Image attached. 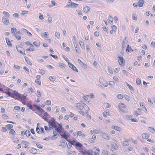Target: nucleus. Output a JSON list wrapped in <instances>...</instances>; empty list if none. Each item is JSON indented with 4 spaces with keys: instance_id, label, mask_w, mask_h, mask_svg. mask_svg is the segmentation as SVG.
<instances>
[{
    "instance_id": "nucleus-1",
    "label": "nucleus",
    "mask_w": 155,
    "mask_h": 155,
    "mask_svg": "<svg viewBox=\"0 0 155 155\" xmlns=\"http://www.w3.org/2000/svg\"><path fill=\"white\" fill-rule=\"evenodd\" d=\"M75 107L79 110H83L84 108L85 109H87L88 110H89V107L84 103L81 102L76 103L75 104Z\"/></svg>"
},
{
    "instance_id": "nucleus-2",
    "label": "nucleus",
    "mask_w": 155,
    "mask_h": 155,
    "mask_svg": "<svg viewBox=\"0 0 155 155\" xmlns=\"http://www.w3.org/2000/svg\"><path fill=\"white\" fill-rule=\"evenodd\" d=\"M79 5L73 2H70L68 3V4L66 6V7H71L73 8H76Z\"/></svg>"
},
{
    "instance_id": "nucleus-3",
    "label": "nucleus",
    "mask_w": 155,
    "mask_h": 155,
    "mask_svg": "<svg viewBox=\"0 0 155 155\" xmlns=\"http://www.w3.org/2000/svg\"><path fill=\"white\" fill-rule=\"evenodd\" d=\"M118 61L120 65L123 66L124 65L125 60L120 55L118 56Z\"/></svg>"
},
{
    "instance_id": "nucleus-4",
    "label": "nucleus",
    "mask_w": 155,
    "mask_h": 155,
    "mask_svg": "<svg viewBox=\"0 0 155 155\" xmlns=\"http://www.w3.org/2000/svg\"><path fill=\"white\" fill-rule=\"evenodd\" d=\"M99 82L100 83L103 85L104 87H106L108 86V84L106 81H105L104 79L101 78H99Z\"/></svg>"
},
{
    "instance_id": "nucleus-5",
    "label": "nucleus",
    "mask_w": 155,
    "mask_h": 155,
    "mask_svg": "<svg viewBox=\"0 0 155 155\" xmlns=\"http://www.w3.org/2000/svg\"><path fill=\"white\" fill-rule=\"evenodd\" d=\"M8 18H6L5 17H3L2 18V22L5 25H7L9 23Z\"/></svg>"
},
{
    "instance_id": "nucleus-6",
    "label": "nucleus",
    "mask_w": 155,
    "mask_h": 155,
    "mask_svg": "<svg viewBox=\"0 0 155 155\" xmlns=\"http://www.w3.org/2000/svg\"><path fill=\"white\" fill-rule=\"evenodd\" d=\"M68 64L69 67L70 68H71L72 70H73L77 72H78V71L77 68L76 67H75L74 66V65L72 63L69 62H68Z\"/></svg>"
},
{
    "instance_id": "nucleus-7",
    "label": "nucleus",
    "mask_w": 155,
    "mask_h": 155,
    "mask_svg": "<svg viewBox=\"0 0 155 155\" xmlns=\"http://www.w3.org/2000/svg\"><path fill=\"white\" fill-rule=\"evenodd\" d=\"M16 49L18 51L20 52L21 53L24 54V55H25V51H24L23 52L21 51V50L23 49V48L21 46L19 45L17 46H16Z\"/></svg>"
},
{
    "instance_id": "nucleus-8",
    "label": "nucleus",
    "mask_w": 155,
    "mask_h": 155,
    "mask_svg": "<svg viewBox=\"0 0 155 155\" xmlns=\"http://www.w3.org/2000/svg\"><path fill=\"white\" fill-rule=\"evenodd\" d=\"M127 39L126 37H125L123 39V41L122 42V49H124L125 47V45L127 44Z\"/></svg>"
},
{
    "instance_id": "nucleus-9",
    "label": "nucleus",
    "mask_w": 155,
    "mask_h": 155,
    "mask_svg": "<svg viewBox=\"0 0 155 155\" xmlns=\"http://www.w3.org/2000/svg\"><path fill=\"white\" fill-rule=\"evenodd\" d=\"M118 148V146L116 143H114L112 145L111 149L113 151L117 150Z\"/></svg>"
},
{
    "instance_id": "nucleus-10",
    "label": "nucleus",
    "mask_w": 155,
    "mask_h": 155,
    "mask_svg": "<svg viewBox=\"0 0 155 155\" xmlns=\"http://www.w3.org/2000/svg\"><path fill=\"white\" fill-rule=\"evenodd\" d=\"M84 152L85 153V155H93V152L91 150H89L87 151H84Z\"/></svg>"
},
{
    "instance_id": "nucleus-11",
    "label": "nucleus",
    "mask_w": 155,
    "mask_h": 155,
    "mask_svg": "<svg viewBox=\"0 0 155 155\" xmlns=\"http://www.w3.org/2000/svg\"><path fill=\"white\" fill-rule=\"evenodd\" d=\"M101 133V135L103 138L107 140L109 139V137L107 134L102 132Z\"/></svg>"
},
{
    "instance_id": "nucleus-12",
    "label": "nucleus",
    "mask_w": 155,
    "mask_h": 155,
    "mask_svg": "<svg viewBox=\"0 0 155 155\" xmlns=\"http://www.w3.org/2000/svg\"><path fill=\"white\" fill-rule=\"evenodd\" d=\"M48 123L50 126L54 124L57 123L55 122V120L54 118H52L50 121L48 122Z\"/></svg>"
},
{
    "instance_id": "nucleus-13",
    "label": "nucleus",
    "mask_w": 155,
    "mask_h": 155,
    "mask_svg": "<svg viewBox=\"0 0 155 155\" xmlns=\"http://www.w3.org/2000/svg\"><path fill=\"white\" fill-rule=\"evenodd\" d=\"M144 3V2L143 0H139L137 3L138 5V6L140 7H142Z\"/></svg>"
},
{
    "instance_id": "nucleus-14",
    "label": "nucleus",
    "mask_w": 155,
    "mask_h": 155,
    "mask_svg": "<svg viewBox=\"0 0 155 155\" xmlns=\"http://www.w3.org/2000/svg\"><path fill=\"white\" fill-rule=\"evenodd\" d=\"M90 8L89 6H86L83 8L84 12L85 13L88 12L90 11Z\"/></svg>"
},
{
    "instance_id": "nucleus-15",
    "label": "nucleus",
    "mask_w": 155,
    "mask_h": 155,
    "mask_svg": "<svg viewBox=\"0 0 155 155\" xmlns=\"http://www.w3.org/2000/svg\"><path fill=\"white\" fill-rule=\"evenodd\" d=\"M29 152L32 153L34 154H35L37 153V149L34 148H32L31 150H29Z\"/></svg>"
},
{
    "instance_id": "nucleus-16",
    "label": "nucleus",
    "mask_w": 155,
    "mask_h": 155,
    "mask_svg": "<svg viewBox=\"0 0 155 155\" xmlns=\"http://www.w3.org/2000/svg\"><path fill=\"white\" fill-rule=\"evenodd\" d=\"M33 44L36 47H38L40 45V43L39 41H34L33 42Z\"/></svg>"
},
{
    "instance_id": "nucleus-17",
    "label": "nucleus",
    "mask_w": 155,
    "mask_h": 155,
    "mask_svg": "<svg viewBox=\"0 0 155 155\" xmlns=\"http://www.w3.org/2000/svg\"><path fill=\"white\" fill-rule=\"evenodd\" d=\"M11 31L12 34L13 35H15V34L17 33L16 31L17 29L15 28H12L11 29Z\"/></svg>"
},
{
    "instance_id": "nucleus-18",
    "label": "nucleus",
    "mask_w": 155,
    "mask_h": 155,
    "mask_svg": "<svg viewBox=\"0 0 155 155\" xmlns=\"http://www.w3.org/2000/svg\"><path fill=\"white\" fill-rule=\"evenodd\" d=\"M142 138L144 139H147L149 137V135L146 133H143L142 135Z\"/></svg>"
},
{
    "instance_id": "nucleus-19",
    "label": "nucleus",
    "mask_w": 155,
    "mask_h": 155,
    "mask_svg": "<svg viewBox=\"0 0 155 155\" xmlns=\"http://www.w3.org/2000/svg\"><path fill=\"white\" fill-rule=\"evenodd\" d=\"M5 39H6V43H7V45H8V46L11 47H12V44L11 43L10 41L9 40L8 38H5Z\"/></svg>"
},
{
    "instance_id": "nucleus-20",
    "label": "nucleus",
    "mask_w": 155,
    "mask_h": 155,
    "mask_svg": "<svg viewBox=\"0 0 155 155\" xmlns=\"http://www.w3.org/2000/svg\"><path fill=\"white\" fill-rule=\"evenodd\" d=\"M12 140L14 143H18L19 142V140L17 137H14L12 138Z\"/></svg>"
},
{
    "instance_id": "nucleus-21",
    "label": "nucleus",
    "mask_w": 155,
    "mask_h": 155,
    "mask_svg": "<svg viewBox=\"0 0 155 155\" xmlns=\"http://www.w3.org/2000/svg\"><path fill=\"white\" fill-rule=\"evenodd\" d=\"M148 130L149 131L153 133H154L155 132V130L151 127H148Z\"/></svg>"
},
{
    "instance_id": "nucleus-22",
    "label": "nucleus",
    "mask_w": 155,
    "mask_h": 155,
    "mask_svg": "<svg viewBox=\"0 0 155 155\" xmlns=\"http://www.w3.org/2000/svg\"><path fill=\"white\" fill-rule=\"evenodd\" d=\"M61 145L60 146H61L63 147H64L66 146L67 142L65 141H62L61 142Z\"/></svg>"
},
{
    "instance_id": "nucleus-23",
    "label": "nucleus",
    "mask_w": 155,
    "mask_h": 155,
    "mask_svg": "<svg viewBox=\"0 0 155 155\" xmlns=\"http://www.w3.org/2000/svg\"><path fill=\"white\" fill-rule=\"evenodd\" d=\"M61 136L65 140L67 139V135L66 131L64 132L63 134H61Z\"/></svg>"
},
{
    "instance_id": "nucleus-24",
    "label": "nucleus",
    "mask_w": 155,
    "mask_h": 155,
    "mask_svg": "<svg viewBox=\"0 0 155 155\" xmlns=\"http://www.w3.org/2000/svg\"><path fill=\"white\" fill-rule=\"evenodd\" d=\"M112 129L115 130H116L117 131H120V127L115 126H112Z\"/></svg>"
},
{
    "instance_id": "nucleus-25",
    "label": "nucleus",
    "mask_w": 155,
    "mask_h": 155,
    "mask_svg": "<svg viewBox=\"0 0 155 155\" xmlns=\"http://www.w3.org/2000/svg\"><path fill=\"white\" fill-rule=\"evenodd\" d=\"M3 14L5 16L4 17H5L6 18H9L10 16V14L9 13L5 11H4L3 12Z\"/></svg>"
},
{
    "instance_id": "nucleus-26",
    "label": "nucleus",
    "mask_w": 155,
    "mask_h": 155,
    "mask_svg": "<svg viewBox=\"0 0 155 155\" xmlns=\"http://www.w3.org/2000/svg\"><path fill=\"white\" fill-rule=\"evenodd\" d=\"M13 127V125L11 124H8L5 126V127L8 130H10V129L12 128Z\"/></svg>"
},
{
    "instance_id": "nucleus-27",
    "label": "nucleus",
    "mask_w": 155,
    "mask_h": 155,
    "mask_svg": "<svg viewBox=\"0 0 155 155\" xmlns=\"http://www.w3.org/2000/svg\"><path fill=\"white\" fill-rule=\"evenodd\" d=\"M13 94L14 95L17 96V97L19 98V97H20V94L18 93L16 91H14Z\"/></svg>"
},
{
    "instance_id": "nucleus-28",
    "label": "nucleus",
    "mask_w": 155,
    "mask_h": 155,
    "mask_svg": "<svg viewBox=\"0 0 155 155\" xmlns=\"http://www.w3.org/2000/svg\"><path fill=\"white\" fill-rule=\"evenodd\" d=\"M55 36L58 39H59L60 37V34L59 32H56L54 34Z\"/></svg>"
},
{
    "instance_id": "nucleus-29",
    "label": "nucleus",
    "mask_w": 155,
    "mask_h": 155,
    "mask_svg": "<svg viewBox=\"0 0 155 155\" xmlns=\"http://www.w3.org/2000/svg\"><path fill=\"white\" fill-rule=\"evenodd\" d=\"M49 79L51 81H55L56 78L55 77L51 76L49 77Z\"/></svg>"
},
{
    "instance_id": "nucleus-30",
    "label": "nucleus",
    "mask_w": 155,
    "mask_h": 155,
    "mask_svg": "<svg viewBox=\"0 0 155 155\" xmlns=\"http://www.w3.org/2000/svg\"><path fill=\"white\" fill-rule=\"evenodd\" d=\"M75 145L76 147H81L82 146V145L79 142H78V143H76L75 144Z\"/></svg>"
},
{
    "instance_id": "nucleus-31",
    "label": "nucleus",
    "mask_w": 155,
    "mask_h": 155,
    "mask_svg": "<svg viewBox=\"0 0 155 155\" xmlns=\"http://www.w3.org/2000/svg\"><path fill=\"white\" fill-rule=\"evenodd\" d=\"M132 18L134 20H137V19L136 15L135 13H133L132 15Z\"/></svg>"
},
{
    "instance_id": "nucleus-32",
    "label": "nucleus",
    "mask_w": 155,
    "mask_h": 155,
    "mask_svg": "<svg viewBox=\"0 0 155 155\" xmlns=\"http://www.w3.org/2000/svg\"><path fill=\"white\" fill-rule=\"evenodd\" d=\"M103 114L104 117H106L107 115H109V113L107 111H104Z\"/></svg>"
},
{
    "instance_id": "nucleus-33",
    "label": "nucleus",
    "mask_w": 155,
    "mask_h": 155,
    "mask_svg": "<svg viewBox=\"0 0 155 155\" xmlns=\"http://www.w3.org/2000/svg\"><path fill=\"white\" fill-rule=\"evenodd\" d=\"M107 69L108 71L110 74H113V72L112 70H111L110 67L108 66Z\"/></svg>"
},
{
    "instance_id": "nucleus-34",
    "label": "nucleus",
    "mask_w": 155,
    "mask_h": 155,
    "mask_svg": "<svg viewBox=\"0 0 155 155\" xmlns=\"http://www.w3.org/2000/svg\"><path fill=\"white\" fill-rule=\"evenodd\" d=\"M132 51V48L130 47L129 46V45H128L126 50V52H128L129 51Z\"/></svg>"
},
{
    "instance_id": "nucleus-35",
    "label": "nucleus",
    "mask_w": 155,
    "mask_h": 155,
    "mask_svg": "<svg viewBox=\"0 0 155 155\" xmlns=\"http://www.w3.org/2000/svg\"><path fill=\"white\" fill-rule=\"evenodd\" d=\"M126 83L127 86L131 90H134L133 88L131 85L129 84L127 82H126Z\"/></svg>"
},
{
    "instance_id": "nucleus-36",
    "label": "nucleus",
    "mask_w": 155,
    "mask_h": 155,
    "mask_svg": "<svg viewBox=\"0 0 155 155\" xmlns=\"http://www.w3.org/2000/svg\"><path fill=\"white\" fill-rule=\"evenodd\" d=\"M42 36H44L45 38H47L49 35L48 33L47 32H45L41 35Z\"/></svg>"
},
{
    "instance_id": "nucleus-37",
    "label": "nucleus",
    "mask_w": 155,
    "mask_h": 155,
    "mask_svg": "<svg viewBox=\"0 0 155 155\" xmlns=\"http://www.w3.org/2000/svg\"><path fill=\"white\" fill-rule=\"evenodd\" d=\"M79 43V44H80V45L81 47L82 48H84V43L83 42L80 40Z\"/></svg>"
},
{
    "instance_id": "nucleus-38",
    "label": "nucleus",
    "mask_w": 155,
    "mask_h": 155,
    "mask_svg": "<svg viewBox=\"0 0 155 155\" xmlns=\"http://www.w3.org/2000/svg\"><path fill=\"white\" fill-rule=\"evenodd\" d=\"M109 85L111 87H113L115 85V84L114 81H110L109 82Z\"/></svg>"
},
{
    "instance_id": "nucleus-39",
    "label": "nucleus",
    "mask_w": 155,
    "mask_h": 155,
    "mask_svg": "<svg viewBox=\"0 0 155 155\" xmlns=\"http://www.w3.org/2000/svg\"><path fill=\"white\" fill-rule=\"evenodd\" d=\"M136 83L138 85L140 84L141 83V80L139 78L136 79Z\"/></svg>"
},
{
    "instance_id": "nucleus-40",
    "label": "nucleus",
    "mask_w": 155,
    "mask_h": 155,
    "mask_svg": "<svg viewBox=\"0 0 155 155\" xmlns=\"http://www.w3.org/2000/svg\"><path fill=\"white\" fill-rule=\"evenodd\" d=\"M25 134L27 136H29L31 134L29 131V130H26L25 131Z\"/></svg>"
},
{
    "instance_id": "nucleus-41",
    "label": "nucleus",
    "mask_w": 155,
    "mask_h": 155,
    "mask_svg": "<svg viewBox=\"0 0 155 155\" xmlns=\"http://www.w3.org/2000/svg\"><path fill=\"white\" fill-rule=\"evenodd\" d=\"M39 125V123L37 124V127H36V131L38 134H40L41 132L40 129L38 127V125Z\"/></svg>"
},
{
    "instance_id": "nucleus-42",
    "label": "nucleus",
    "mask_w": 155,
    "mask_h": 155,
    "mask_svg": "<svg viewBox=\"0 0 155 155\" xmlns=\"http://www.w3.org/2000/svg\"><path fill=\"white\" fill-rule=\"evenodd\" d=\"M72 41L73 43H77V41L76 40V37L75 35L73 36L72 37Z\"/></svg>"
},
{
    "instance_id": "nucleus-43",
    "label": "nucleus",
    "mask_w": 155,
    "mask_h": 155,
    "mask_svg": "<svg viewBox=\"0 0 155 155\" xmlns=\"http://www.w3.org/2000/svg\"><path fill=\"white\" fill-rule=\"evenodd\" d=\"M16 38L18 40H20L21 39V36H19V35H17V33L15 34V35H14Z\"/></svg>"
},
{
    "instance_id": "nucleus-44",
    "label": "nucleus",
    "mask_w": 155,
    "mask_h": 155,
    "mask_svg": "<svg viewBox=\"0 0 155 155\" xmlns=\"http://www.w3.org/2000/svg\"><path fill=\"white\" fill-rule=\"evenodd\" d=\"M104 106L106 108H109L110 107L109 104L108 103H105L104 104Z\"/></svg>"
},
{
    "instance_id": "nucleus-45",
    "label": "nucleus",
    "mask_w": 155,
    "mask_h": 155,
    "mask_svg": "<svg viewBox=\"0 0 155 155\" xmlns=\"http://www.w3.org/2000/svg\"><path fill=\"white\" fill-rule=\"evenodd\" d=\"M58 66L59 67L62 68H64L65 67V64L61 63H59Z\"/></svg>"
},
{
    "instance_id": "nucleus-46",
    "label": "nucleus",
    "mask_w": 155,
    "mask_h": 155,
    "mask_svg": "<svg viewBox=\"0 0 155 155\" xmlns=\"http://www.w3.org/2000/svg\"><path fill=\"white\" fill-rule=\"evenodd\" d=\"M25 60L26 61V62L27 63L31 65V66H32V63L31 62V61L29 60H27L26 58H25Z\"/></svg>"
},
{
    "instance_id": "nucleus-47",
    "label": "nucleus",
    "mask_w": 155,
    "mask_h": 155,
    "mask_svg": "<svg viewBox=\"0 0 155 155\" xmlns=\"http://www.w3.org/2000/svg\"><path fill=\"white\" fill-rule=\"evenodd\" d=\"M62 57L68 63L69 62V60L64 55H62Z\"/></svg>"
},
{
    "instance_id": "nucleus-48",
    "label": "nucleus",
    "mask_w": 155,
    "mask_h": 155,
    "mask_svg": "<svg viewBox=\"0 0 155 155\" xmlns=\"http://www.w3.org/2000/svg\"><path fill=\"white\" fill-rule=\"evenodd\" d=\"M62 130V129L60 128H58L57 127V128H56V129H55V130H56L57 132L60 134Z\"/></svg>"
},
{
    "instance_id": "nucleus-49",
    "label": "nucleus",
    "mask_w": 155,
    "mask_h": 155,
    "mask_svg": "<svg viewBox=\"0 0 155 155\" xmlns=\"http://www.w3.org/2000/svg\"><path fill=\"white\" fill-rule=\"evenodd\" d=\"M39 18L41 20H42L44 19L43 15L42 14L39 13Z\"/></svg>"
},
{
    "instance_id": "nucleus-50",
    "label": "nucleus",
    "mask_w": 155,
    "mask_h": 155,
    "mask_svg": "<svg viewBox=\"0 0 155 155\" xmlns=\"http://www.w3.org/2000/svg\"><path fill=\"white\" fill-rule=\"evenodd\" d=\"M81 65L82 66V67L86 69L87 68V65L85 64H84V63H81Z\"/></svg>"
},
{
    "instance_id": "nucleus-51",
    "label": "nucleus",
    "mask_w": 155,
    "mask_h": 155,
    "mask_svg": "<svg viewBox=\"0 0 155 155\" xmlns=\"http://www.w3.org/2000/svg\"><path fill=\"white\" fill-rule=\"evenodd\" d=\"M125 117L126 119L128 120H131V116L130 115H126Z\"/></svg>"
},
{
    "instance_id": "nucleus-52",
    "label": "nucleus",
    "mask_w": 155,
    "mask_h": 155,
    "mask_svg": "<svg viewBox=\"0 0 155 155\" xmlns=\"http://www.w3.org/2000/svg\"><path fill=\"white\" fill-rule=\"evenodd\" d=\"M37 96L38 97H41V93L39 90H38L37 91Z\"/></svg>"
},
{
    "instance_id": "nucleus-53",
    "label": "nucleus",
    "mask_w": 155,
    "mask_h": 155,
    "mask_svg": "<svg viewBox=\"0 0 155 155\" xmlns=\"http://www.w3.org/2000/svg\"><path fill=\"white\" fill-rule=\"evenodd\" d=\"M19 98L21 99L22 100H24L26 99V97L24 96L23 95H20V97H19Z\"/></svg>"
},
{
    "instance_id": "nucleus-54",
    "label": "nucleus",
    "mask_w": 155,
    "mask_h": 155,
    "mask_svg": "<svg viewBox=\"0 0 155 155\" xmlns=\"http://www.w3.org/2000/svg\"><path fill=\"white\" fill-rule=\"evenodd\" d=\"M102 153L103 155H108V153L107 150H104L103 151Z\"/></svg>"
},
{
    "instance_id": "nucleus-55",
    "label": "nucleus",
    "mask_w": 155,
    "mask_h": 155,
    "mask_svg": "<svg viewBox=\"0 0 155 155\" xmlns=\"http://www.w3.org/2000/svg\"><path fill=\"white\" fill-rule=\"evenodd\" d=\"M77 140H73L70 143L72 145H75V144L77 143Z\"/></svg>"
},
{
    "instance_id": "nucleus-56",
    "label": "nucleus",
    "mask_w": 155,
    "mask_h": 155,
    "mask_svg": "<svg viewBox=\"0 0 155 155\" xmlns=\"http://www.w3.org/2000/svg\"><path fill=\"white\" fill-rule=\"evenodd\" d=\"M123 145L124 146H127L129 145V143L127 141H124L123 142Z\"/></svg>"
},
{
    "instance_id": "nucleus-57",
    "label": "nucleus",
    "mask_w": 155,
    "mask_h": 155,
    "mask_svg": "<svg viewBox=\"0 0 155 155\" xmlns=\"http://www.w3.org/2000/svg\"><path fill=\"white\" fill-rule=\"evenodd\" d=\"M9 133L12 135L15 134V131L13 129H11L9 131Z\"/></svg>"
},
{
    "instance_id": "nucleus-58",
    "label": "nucleus",
    "mask_w": 155,
    "mask_h": 155,
    "mask_svg": "<svg viewBox=\"0 0 155 155\" xmlns=\"http://www.w3.org/2000/svg\"><path fill=\"white\" fill-rule=\"evenodd\" d=\"M2 117L3 119H8V116L6 114H3V115H2Z\"/></svg>"
},
{
    "instance_id": "nucleus-59",
    "label": "nucleus",
    "mask_w": 155,
    "mask_h": 155,
    "mask_svg": "<svg viewBox=\"0 0 155 155\" xmlns=\"http://www.w3.org/2000/svg\"><path fill=\"white\" fill-rule=\"evenodd\" d=\"M28 11H22L21 12V14L22 15H24L25 14H28Z\"/></svg>"
},
{
    "instance_id": "nucleus-60",
    "label": "nucleus",
    "mask_w": 155,
    "mask_h": 155,
    "mask_svg": "<svg viewBox=\"0 0 155 155\" xmlns=\"http://www.w3.org/2000/svg\"><path fill=\"white\" fill-rule=\"evenodd\" d=\"M117 97L119 99H122L123 98V96L122 94H119L117 95Z\"/></svg>"
},
{
    "instance_id": "nucleus-61",
    "label": "nucleus",
    "mask_w": 155,
    "mask_h": 155,
    "mask_svg": "<svg viewBox=\"0 0 155 155\" xmlns=\"http://www.w3.org/2000/svg\"><path fill=\"white\" fill-rule=\"evenodd\" d=\"M14 68L19 70L20 68V66L14 64Z\"/></svg>"
},
{
    "instance_id": "nucleus-62",
    "label": "nucleus",
    "mask_w": 155,
    "mask_h": 155,
    "mask_svg": "<svg viewBox=\"0 0 155 155\" xmlns=\"http://www.w3.org/2000/svg\"><path fill=\"white\" fill-rule=\"evenodd\" d=\"M111 28L112 30H113L114 31H115L117 29V28L116 26L114 25H113L112 27Z\"/></svg>"
},
{
    "instance_id": "nucleus-63",
    "label": "nucleus",
    "mask_w": 155,
    "mask_h": 155,
    "mask_svg": "<svg viewBox=\"0 0 155 155\" xmlns=\"http://www.w3.org/2000/svg\"><path fill=\"white\" fill-rule=\"evenodd\" d=\"M89 141L91 143H93L94 142V141L92 138H89L88 139Z\"/></svg>"
},
{
    "instance_id": "nucleus-64",
    "label": "nucleus",
    "mask_w": 155,
    "mask_h": 155,
    "mask_svg": "<svg viewBox=\"0 0 155 155\" xmlns=\"http://www.w3.org/2000/svg\"><path fill=\"white\" fill-rule=\"evenodd\" d=\"M78 155H85V154L84 152V151H80V152L78 153Z\"/></svg>"
}]
</instances>
